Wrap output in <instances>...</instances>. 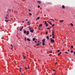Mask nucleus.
Listing matches in <instances>:
<instances>
[{
	"mask_svg": "<svg viewBox=\"0 0 75 75\" xmlns=\"http://www.w3.org/2000/svg\"><path fill=\"white\" fill-rule=\"evenodd\" d=\"M28 21V19H26V21Z\"/></svg>",
	"mask_w": 75,
	"mask_h": 75,
	"instance_id": "50",
	"label": "nucleus"
},
{
	"mask_svg": "<svg viewBox=\"0 0 75 75\" xmlns=\"http://www.w3.org/2000/svg\"><path fill=\"white\" fill-rule=\"evenodd\" d=\"M11 9H8V11H11Z\"/></svg>",
	"mask_w": 75,
	"mask_h": 75,
	"instance_id": "38",
	"label": "nucleus"
},
{
	"mask_svg": "<svg viewBox=\"0 0 75 75\" xmlns=\"http://www.w3.org/2000/svg\"><path fill=\"white\" fill-rule=\"evenodd\" d=\"M71 48H73V45H71Z\"/></svg>",
	"mask_w": 75,
	"mask_h": 75,
	"instance_id": "27",
	"label": "nucleus"
},
{
	"mask_svg": "<svg viewBox=\"0 0 75 75\" xmlns=\"http://www.w3.org/2000/svg\"><path fill=\"white\" fill-rule=\"evenodd\" d=\"M47 30H50V29L49 28H47Z\"/></svg>",
	"mask_w": 75,
	"mask_h": 75,
	"instance_id": "34",
	"label": "nucleus"
},
{
	"mask_svg": "<svg viewBox=\"0 0 75 75\" xmlns=\"http://www.w3.org/2000/svg\"><path fill=\"white\" fill-rule=\"evenodd\" d=\"M11 46L12 47V48H13V45H11Z\"/></svg>",
	"mask_w": 75,
	"mask_h": 75,
	"instance_id": "40",
	"label": "nucleus"
},
{
	"mask_svg": "<svg viewBox=\"0 0 75 75\" xmlns=\"http://www.w3.org/2000/svg\"><path fill=\"white\" fill-rule=\"evenodd\" d=\"M60 52V51L59 50H58V52Z\"/></svg>",
	"mask_w": 75,
	"mask_h": 75,
	"instance_id": "49",
	"label": "nucleus"
},
{
	"mask_svg": "<svg viewBox=\"0 0 75 75\" xmlns=\"http://www.w3.org/2000/svg\"><path fill=\"white\" fill-rule=\"evenodd\" d=\"M27 40L28 41H31V40L30 39H29V38H28L27 39Z\"/></svg>",
	"mask_w": 75,
	"mask_h": 75,
	"instance_id": "14",
	"label": "nucleus"
},
{
	"mask_svg": "<svg viewBox=\"0 0 75 75\" xmlns=\"http://www.w3.org/2000/svg\"><path fill=\"white\" fill-rule=\"evenodd\" d=\"M71 25L72 26H74V25H73V24H72V23H71Z\"/></svg>",
	"mask_w": 75,
	"mask_h": 75,
	"instance_id": "28",
	"label": "nucleus"
},
{
	"mask_svg": "<svg viewBox=\"0 0 75 75\" xmlns=\"http://www.w3.org/2000/svg\"><path fill=\"white\" fill-rule=\"evenodd\" d=\"M30 23V21H28V22H27V24H28V25H30L31 24Z\"/></svg>",
	"mask_w": 75,
	"mask_h": 75,
	"instance_id": "4",
	"label": "nucleus"
},
{
	"mask_svg": "<svg viewBox=\"0 0 75 75\" xmlns=\"http://www.w3.org/2000/svg\"><path fill=\"white\" fill-rule=\"evenodd\" d=\"M38 29H40V28H38Z\"/></svg>",
	"mask_w": 75,
	"mask_h": 75,
	"instance_id": "62",
	"label": "nucleus"
},
{
	"mask_svg": "<svg viewBox=\"0 0 75 75\" xmlns=\"http://www.w3.org/2000/svg\"><path fill=\"white\" fill-rule=\"evenodd\" d=\"M71 52L72 53H73V51H72V50L71 51Z\"/></svg>",
	"mask_w": 75,
	"mask_h": 75,
	"instance_id": "37",
	"label": "nucleus"
},
{
	"mask_svg": "<svg viewBox=\"0 0 75 75\" xmlns=\"http://www.w3.org/2000/svg\"><path fill=\"white\" fill-rule=\"evenodd\" d=\"M37 2L39 4H40L41 3V2L40 1H38Z\"/></svg>",
	"mask_w": 75,
	"mask_h": 75,
	"instance_id": "10",
	"label": "nucleus"
},
{
	"mask_svg": "<svg viewBox=\"0 0 75 75\" xmlns=\"http://www.w3.org/2000/svg\"><path fill=\"white\" fill-rule=\"evenodd\" d=\"M29 15L30 16L32 15V13H29Z\"/></svg>",
	"mask_w": 75,
	"mask_h": 75,
	"instance_id": "30",
	"label": "nucleus"
},
{
	"mask_svg": "<svg viewBox=\"0 0 75 75\" xmlns=\"http://www.w3.org/2000/svg\"><path fill=\"white\" fill-rule=\"evenodd\" d=\"M42 42H45V39L42 40Z\"/></svg>",
	"mask_w": 75,
	"mask_h": 75,
	"instance_id": "6",
	"label": "nucleus"
},
{
	"mask_svg": "<svg viewBox=\"0 0 75 75\" xmlns=\"http://www.w3.org/2000/svg\"><path fill=\"white\" fill-rule=\"evenodd\" d=\"M27 69V67H26L25 69Z\"/></svg>",
	"mask_w": 75,
	"mask_h": 75,
	"instance_id": "53",
	"label": "nucleus"
},
{
	"mask_svg": "<svg viewBox=\"0 0 75 75\" xmlns=\"http://www.w3.org/2000/svg\"><path fill=\"white\" fill-rule=\"evenodd\" d=\"M61 53H62L61 52H60L59 54H58V56Z\"/></svg>",
	"mask_w": 75,
	"mask_h": 75,
	"instance_id": "20",
	"label": "nucleus"
},
{
	"mask_svg": "<svg viewBox=\"0 0 75 75\" xmlns=\"http://www.w3.org/2000/svg\"><path fill=\"white\" fill-rule=\"evenodd\" d=\"M9 18V17L8 15V14L6 15V17H5V18L7 19Z\"/></svg>",
	"mask_w": 75,
	"mask_h": 75,
	"instance_id": "2",
	"label": "nucleus"
},
{
	"mask_svg": "<svg viewBox=\"0 0 75 75\" xmlns=\"http://www.w3.org/2000/svg\"><path fill=\"white\" fill-rule=\"evenodd\" d=\"M9 21V20H7H7H5V21L6 22H8Z\"/></svg>",
	"mask_w": 75,
	"mask_h": 75,
	"instance_id": "25",
	"label": "nucleus"
},
{
	"mask_svg": "<svg viewBox=\"0 0 75 75\" xmlns=\"http://www.w3.org/2000/svg\"><path fill=\"white\" fill-rule=\"evenodd\" d=\"M23 28H24V27L23 26L21 28L23 29Z\"/></svg>",
	"mask_w": 75,
	"mask_h": 75,
	"instance_id": "43",
	"label": "nucleus"
},
{
	"mask_svg": "<svg viewBox=\"0 0 75 75\" xmlns=\"http://www.w3.org/2000/svg\"><path fill=\"white\" fill-rule=\"evenodd\" d=\"M35 40V38H33V40L34 41Z\"/></svg>",
	"mask_w": 75,
	"mask_h": 75,
	"instance_id": "24",
	"label": "nucleus"
},
{
	"mask_svg": "<svg viewBox=\"0 0 75 75\" xmlns=\"http://www.w3.org/2000/svg\"><path fill=\"white\" fill-rule=\"evenodd\" d=\"M11 49H13V48H12H12H11Z\"/></svg>",
	"mask_w": 75,
	"mask_h": 75,
	"instance_id": "56",
	"label": "nucleus"
},
{
	"mask_svg": "<svg viewBox=\"0 0 75 75\" xmlns=\"http://www.w3.org/2000/svg\"><path fill=\"white\" fill-rule=\"evenodd\" d=\"M62 8H63L64 9L65 8L64 6V5H63L62 6Z\"/></svg>",
	"mask_w": 75,
	"mask_h": 75,
	"instance_id": "8",
	"label": "nucleus"
},
{
	"mask_svg": "<svg viewBox=\"0 0 75 75\" xmlns=\"http://www.w3.org/2000/svg\"><path fill=\"white\" fill-rule=\"evenodd\" d=\"M54 74H53L52 75H54Z\"/></svg>",
	"mask_w": 75,
	"mask_h": 75,
	"instance_id": "60",
	"label": "nucleus"
},
{
	"mask_svg": "<svg viewBox=\"0 0 75 75\" xmlns=\"http://www.w3.org/2000/svg\"><path fill=\"white\" fill-rule=\"evenodd\" d=\"M42 24H40L39 25V28H40L41 27H42Z\"/></svg>",
	"mask_w": 75,
	"mask_h": 75,
	"instance_id": "7",
	"label": "nucleus"
},
{
	"mask_svg": "<svg viewBox=\"0 0 75 75\" xmlns=\"http://www.w3.org/2000/svg\"><path fill=\"white\" fill-rule=\"evenodd\" d=\"M23 59H25V57H25V55H23Z\"/></svg>",
	"mask_w": 75,
	"mask_h": 75,
	"instance_id": "9",
	"label": "nucleus"
},
{
	"mask_svg": "<svg viewBox=\"0 0 75 75\" xmlns=\"http://www.w3.org/2000/svg\"><path fill=\"white\" fill-rule=\"evenodd\" d=\"M45 42H42V45H45Z\"/></svg>",
	"mask_w": 75,
	"mask_h": 75,
	"instance_id": "15",
	"label": "nucleus"
},
{
	"mask_svg": "<svg viewBox=\"0 0 75 75\" xmlns=\"http://www.w3.org/2000/svg\"><path fill=\"white\" fill-rule=\"evenodd\" d=\"M62 40L63 41V40Z\"/></svg>",
	"mask_w": 75,
	"mask_h": 75,
	"instance_id": "63",
	"label": "nucleus"
},
{
	"mask_svg": "<svg viewBox=\"0 0 75 75\" xmlns=\"http://www.w3.org/2000/svg\"><path fill=\"white\" fill-rule=\"evenodd\" d=\"M49 23L51 25H52V24L51 23V22H49Z\"/></svg>",
	"mask_w": 75,
	"mask_h": 75,
	"instance_id": "39",
	"label": "nucleus"
},
{
	"mask_svg": "<svg viewBox=\"0 0 75 75\" xmlns=\"http://www.w3.org/2000/svg\"><path fill=\"white\" fill-rule=\"evenodd\" d=\"M39 45H40V44L39 43H38L37 44H36V46H38Z\"/></svg>",
	"mask_w": 75,
	"mask_h": 75,
	"instance_id": "17",
	"label": "nucleus"
},
{
	"mask_svg": "<svg viewBox=\"0 0 75 75\" xmlns=\"http://www.w3.org/2000/svg\"><path fill=\"white\" fill-rule=\"evenodd\" d=\"M50 41H51V42L52 43H54V40H53V39H51Z\"/></svg>",
	"mask_w": 75,
	"mask_h": 75,
	"instance_id": "3",
	"label": "nucleus"
},
{
	"mask_svg": "<svg viewBox=\"0 0 75 75\" xmlns=\"http://www.w3.org/2000/svg\"><path fill=\"white\" fill-rule=\"evenodd\" d=\"M26 32H27V31H26V30H24L23 33L24 34L26 33Z\"/></svg>",
	"mask_w": 75,
	"mask_h": 75,
	"instance_id": "12",
	"label": "nucleus"
},
{
	"mask_svg": "<svg viewBox=\"0 0 75 75\" xmlns=\"http://www.w3.org/2000/svg\"><path fill=\"white\" fill-rule=\"evenodd\" d=\"M27 67L28 69H29V67H28V66Z\"/></svg>",
	"mask_w": 75,
	"mask_h": 75,
	"instance_id": "48",
	"label": "nucleus"
},
{
	"mask_svg": "<svg viewBox=\"0 0 75 75\" xmlns=\"http://www.w3.org/2000/svg\"><path fill=\"white\" fill-rule=\"evenodd\" d=\"M27 33H26V35H28L29 34V31H27Z\"/></svg>",
	"mask_w": 75,
	"mask_h": 75,
	"instance_id": "11",
	"label": "nucleus"
},
{
	"mask_svg": "<svg viewBox=\"0 0 75 75\" xmlns=\"http://www.w3.org/2000/svg\"><path fill=\"white\" fill-rule=\"evenodd\" d=\"M40 18V17H38V18H37L36 19V20H37V19L38 20H39Z\"/></svg>",
	"mask_w": 75,
	"mask_h": 75,
	"instance_id": "13",
	"label": "nucleus"
},
{
	"mask_svg": "<svg viewBox=\"0 0 75 75\" xmlns=\"http://www.w3.org/2000/svg\"><path fill=\"white\" fill-rule=\"evenodd\" d=\"M68 52H69V50H68Z\"/></svg>",
	"mask_w": 75,
	"mask_h": 75,
	"instance_id": "54",
	"label": "nucleus"
},
{
	"mask_svg": "<svg viewBox=\"0 0 75 75\" xmlns=\"http://www.w3.org/2000/svg\"><path fill=\"white\" fill-rule=\"evenodd\" d=\"M25 41L27 40V38H26V37H25Z\"/></svg>",
	"mask_w": 75,
	"mask_h": 75,
	"instance_id": "26",
	"label": "nucleus"
},
{
	"mask_svg": "<svg viewBox=\"0 0 75 75\" xmlns=\"http://www.w3.org/2000/svg\"><path fill=\"white\" fill-rule=\"evenodd\" d=\"M28 11H31V10H30V9H29Z\"/></svg>",
	"mask_w": 75,
	"mask_h": 75,
	"instance_id": "46",
	"label": "nucleus"
},
{
	"mask_svg": "<svg viewBox=\"0 0 75 75\" xmlns=\"http://www.w3.org/2000/svg\"><path fill=\"white\" fill-rule=\"evenodd\" d=\"M38 42H40V43H41V42H39V41H38Z\"/></svg>",
	"mask_w": 75,
	"mask_h": 75,
	"instance_id": "45",
	"label": "nucleus"
},
{
	"mask_svg": "<svg viewBox=\"0 0 75 75\" xmlns=\"http://www.w3.org/2000/svg\"><path fill=\"white\" fill-rule=\"evenodd\" d=\"M22 29H22L21 28L19 31H21V30H22Z\"/></svg>",
	"mask_w": 75,
	"mask_h": 75,
	"instance_id": "33",
	"label": "nucleus"
},
{
	"mask_svg": "<svg viewBox=\"0 0 75 75\" xmlns=\"http://www.w3.org/2000/svg\"><path fill=\"white\" fill-rule=\"evenodd\" d=\"M65 53L67 54H68V52H65Z\"/></svg>",
	"mask_w": 75,
	"mask_h": 75,
	"instance_id": "36",
	"label": "nucleus"
},
{
	"mask_svg": "<svg viewBox=\"0 0 75 75\" xmlns=\"http://www.w3.org/2000/svg\"><path fill=\"white\" fill-rule=\"evenodd\" d=\"M52 35L53 36L52 37V38L53 39H54V33L53 32V30H52Z\"/></svg>",
	"mask_w": 75,
	"mask_h": 75,
	"instance_id": "1",
	"label": "nucleus"
},
{
	"mask_svg": "<svg viewBox=\"0 0 75 75\" xmlns=\"http://www.w3.org/2000/svg\"><path fill=\"white\" fill-rule=\"evenodd\" d=\"M74 16H75V15H74Z\"/></svg>",
	"mask_w": 75,
	"mask_h": 75,
	"instance_id": "61",
	"label": "nucleus"
},
{
	"mask_svg": "<svg viewBox=\"0 0 75 75\" xmlns=\"http://www.w3.org/2000/svg\"><path fill=\"white\" fill-rule=\"evenodd\" d=\"M50 37H52V35H50Z\"/></svg>",
	"mask_w": 75,
	"mask_h": 75,
	"instance_id": "55",
	"label": "nucleus"
},
{
	"mask_svg": "<svg viewBox=\"0 0 75 75\" xmlns=\"http://www.w3.org/2000/svg\"><path fill=\"white\" fill-rule=\"evenodd\" d=\"M50 20H52V21H54V20H53V19H50Z\"/></svg>",
	"mask_w": 75,
	"mask_h": 75,
	"instance_id": "35",
	"label": "nucleus"
},
{
	"mask_svg": "<svg viewBox=\"0 0 75 75\" xmlns=\"http://www.w3.org/2000/svg\"><path fill=\"white\" fill-rule=\"evenodd\" d=\"M57 63L56 62L55 63V65H57Z\"/></svg>",
	"mask_w": 75,
	"mask_h": 75,
	"instance_id": "44",
	"label": "nucleus"
},
{
	"mask_svg": "<svg viewBox=\"0 0 75 75\" xmlns=\"http://www.w3.org/2000/svg\"><path fill=\"white\" fill-rule=\"evenodd\" d=\"M54 24H53L52 26V27H54Z\"/></svg>",
	"mask_w": 75,
	"mask_h": 75,
	"instance_id": "29",
	"label": "nucleus"
},
{
	"mask_svg": "<svg viewBox=\"0 0 75 75\" xmlns=\"http://www.w3.org/2000/svg\"><path fill=\"white\" fill-rule=\"evenodd\" d=\"M46 38H47V39L48 40L49 39V37L48 36H47V37H46Z\"/></svg>",
	"mask_w": 75,
	"mask_h": 75,
	"instance_id": "19",
	"label": "nucleus"
},
{
	"mask_svg": "<svg viewBox=\"0 0 75 75\" xmlns=\"http://www.w3.org/2000/svg\"><path fill=\"white\" fill-rule=\"evenodd\" d=\"M21 75H24V74H22Z\"/></svg>",
	"mask_w": 75,
	"mask_h": 75,
	"instance_id": "58",
	"label": "nucleus"
},
{
	"mask_svg": "<svg viewBox=\"0 0 75 75\" xmlns=\"http://www.w3.org/2000/svg\"><path fill=\"white\" fill-rule=\"evenodd\" d=\"M44 22H45V24L46 25V23H47V22L46 21H44Z\"/></svg>",
	"mask_w": 75,
	"mask_h": 75,
	"instance_id": "23",
	"label": "nucleus"
},
{
	"mask_svg": "<svg viewBox=\"0 0 75 75\" xmlns=\"http://www.w3.org/2000/svg\"><path fill=\"white\" fill-rule=\"evenodd\" d=\"M47 33H48V31H47L46 32V35H47Z\"/></svg>",
	"mask_w": 75,
	"mask_h": 75,
	"instance_id": "32",
	"label": "nucleus"
},
{
	"mask_svg": "<svg viewBox=\"0 0 75 75\" xmlns=\"http://www.w3.org/2000/svg\"><path fill=\"white\" fill-rule=\"evenodd\" d=\"M45 25H46V27H47V26L48 25V23H46Z\"/></svg>",
	"mask_w": 75,
	"mask_h": 75,
	"instance_id": "22",
	"label": "nucleus"
},
{
	"mask_svg": "<svg viewBox=\"0 0 75 75\" xmlns=\"http://www.w3.org/2000/svg\"><path fill=\"white\" fill-rule=\"evenodd\" d=\"M55 75H56V74H55V73H54V74Z\"/></svg>",
	"mask_w": 75,
	"mask_h": 75,
	"instance_id": "59",
	"label": "nucleus"
},
{
	"mask_svg": "<svg viewBox=\"0 0 75 75\" xmlns=\"http://www.w3.org/2000/svg\"><path fill=\"white\" fill-rule=\"evenodd\" d=\"M74 54H75V52H74Z\"/></svg>",
	"mask_w": 75,
	"mask_h": 75,
	"instance_id": "52",
	"label": "nucleus"
},
{
	"mask_svg": "<svg viewBox=\"0 0 75 75\" xmlns=\"http://www.w3.org/2000/svg\"><path fill=\"white\" fill-rule=\"evenodd\" d=\"M52 70H53V71H55V70H54V69H52Z\"/></svg>",
	"mask_w": 75,
	"mask_h": 75,
	"instance_id": "51",
	"label": "nucleus"
},
{
	"mask_svg": "<svg viewBox=\"0 0 75 75\" xmlns=\"http://www.w3.org/2000/svg\"><path fill=\"white\" fill-rule=\"evenodd\" d=\"M34 29H33V30H31L30 31V32L31 33H33V32H34Z\"/></svg>",
	"mask_w": 75,
	"mask_h": 75,
	"instance_id": "5",
	"label": "nucleus"
},
{
	"mask_svg": "<svg viewBox=\"0 0 75 75\" xmlns=\"http://www.w3.org/2000/svg\"><path fill=\"white\" fill-rule=\"evenodd\" d=\"M74 56H75V55H74Z\"/></svg>",
	"mask_w": 75,
	"mask_h": 75,
	"instance_id": "64",
	"label": "nucleus"
},
{
	"mask_svg": "<svg viewBox=\"0 0 75 75\" xmlns=\"http://www.w3.org/2000/svg\"><path fill=\"white\" fill-rule=\"evenodd\" d=\"M37 15H38V13H37Z\"/></svg>",
	"mask_w": 75,
	"mask_h": 75,
	"instance_id": "57",
	"label": "nucleus"
},
{
	"mask_svg": "<svg viewBox=\"0 0 75 75\" xmlns=\"http://www.w3.org/2000/svg\"><path fill=\"white\" fill-rule=\"evenodd\" d=\"M29 30H30V31H31V30H31V27H29Z\"/></svg>",
	"mask_w": 75,
	"mask_h": 75,
	"instance_id": "18",
	"label": "nucleus"
},
{
	"mask_svg": "<svg viewBox=\"0 0 75 75\" xmlns=\"http://www.w3.org/2000/svg\"><path fill=\"white\" fill-rule=\"evenodd\" d=\"M49 52L50 53H51L52 52V51H49Z\"/></svg>",
	"mask_w": 75,
	"mask_h": 75,
	"instance_id": "41",
	"label": "nucleus"
},
{
	"mask_svg": "<svg viewBox=\"0 0 75 75\" xmlns=\"http://www.w3.org/2000/svg\"><path fill=\"white\" fill-rule=\"evenodd\" d=\"M38 8H40V6L39 5H38Z\"/></svg>",
	"mask_w": 75,
	"mask_h": 75,
	"instance_id": "31",
	"label": "nucleus"
},
{
	"mask_svg": "<svg viewBox=\"0 0 75 75\" xmlns=\"http://www.w3.org/2000/svg\"><path fill=\"white\" fill-rule=\"evenodd\" d=\"M22 23H24V21H23V22H22Z\"/></svg>",
	"mask_w": 75,
	"mask_h": 75,
	"instance_id": "47",
	"label": "nucleus"
},
{
	"mask_svg": "<svg viewBox=\"0 0 75 75\" xmlns=\"http://www.w3.org/2000/svg\"><path fill=\"white\" fill-rule=\"evenodd\" d=\"M35 42L36 43H37V42L36 41H35Z\"/></svg>",
	"mask_w": 75,
	"mask_h": 75,
	"instance_id": "42",
	"label": "nucleus"
},
{
	"mask_svg": "<svg viewBox=\"0 0 75 75\" xmlns=\"http://www.w3.org/2000/svg\"><path fill=\"white\" fill-rule=\"evenodd\" d=\"M64 21L63 20H62V21H60V22L61 23L62 22H63Z\"/></svg>",
	"mask_w": 75,
	"mask_h": 75,
	"instance_id": "21",
	"label": "nucleus"
},
{
	"mask_svg": "<svg viewBox=\"0 0 75 75\" xmlns=\"http://www.w3.org/2000/svg\"><path fill=\"white\" fill-rule=\"evenodd\" d=\"M19 71L20 72H21V68H19Z\"/></svg>",
	"mask_w": 75,
	"mask_h": 75,
	"instance_id": "16",
	"label": "nucleus"
}]
</instances>
